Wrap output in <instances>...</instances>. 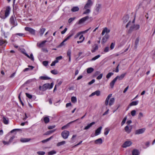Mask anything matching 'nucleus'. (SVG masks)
<instances>
[{"mask_svg": "<svg viewBox=\"0 0 155 155\" xmlns=\"http://www.w3.org/2000/svg\"><path fill=\"white\" fill-rule=\"evenodd\" d=\"M103 74H100L97 78V79L98 80L101 79L102 77L103 76Z\"/></svg>", "mask_w": 155, "mask_h": 155, "instance_id": "obj_59", "label": "nucleus"}, {"mask_svg": "<svg viewBox=\"0 0 155 155\" xmlns=\"http://www.w3.org/2000/svg\"><path fill=\"white\" fill-rule=\"evenodd\" d=\"M117 81V78H114V79L110 83V85L111 88H113L114 87V85Z\"/></svg>", "mask_w": 155, "mask_h": 155, "instance_id": "obj_32", "label": "nucleus"}, {"mask_svg": "<svg viewBox=\"0 0 155 155\" xmlns=\"http://www.w3.org/2000/svg\"><path fill=\"white\" fill-rule=\"evenodd\" d=\"M101 5L100 4L96 5L94 13L95 15L98 14L101 10Z\"/></svg>", "mask_w": 155, "mask_h": 155, "instance_id": "obj_4", "label": "nucleus"}, {"mask_svg": "<svg viewBox=\"0 0 155 155\" xmlns=\"http://www.w3.org/2000/svg\"><path fill=\"white\" fill-rule=\"evenodd\" d=\"M61 135L64 139H67L69 136V132L67 130H64L62 132Z\"/></svg>", "mask_w": 155, "mask_h": 155, "instance_id": "obj_6", "label": "nucleus"}, {"mask_svg": "<svg viewBox=\"0 0 155 155\" xmlns=\"http://www.w3.org/2000/svg\"><path fill=\"white\" fill-rule=\"evenodd\" d=\"M55 127V125L49 126L48 127V129H51L54 128Z\"/></svg>", "mask_w": 155, "mask_h": 155, "instance_id": "obj_62", "label": "nucleus"}, {"mask_svg": "<svg viewBox=\"0 0 155 155\" xmlns=\"http://www.w3.org/2000/svg\"><path fill=\"white\" fill-rule=\"evenodd\" d=\"M85 39L84 37V35H81L79 37V39L81 40H83V42L84 41Z\"/></svg>", "mask_w": 155, "mask_h": 155, "instance_id": "obj_55", "label": "nucleus"}, {"mask_svg": "<svg viewBox=\"0 0 155 155\" xmlns=\"http://www.w3.org/2000/svg\"><path fill=\"white\" fill-rule=\"evenodd\" d=\"M56 152L54 150H52L48 152V155H52L53 154H55Z\"/></svg>", "mask_w": 155, "mask_h": 155, "instance_id": "obj_49", "label": "nucleus"}, {"mask_svg": "<svg viewBox=\"0 0 155 155\" xmlns=\"http://www.w3.org/2000/svg\"><path fill=\"white\" fill-rule=\"evenodd\" d=\"M15 138V136H13L11 137L10 138L8 141L10 143Z\"/></svg>", "mask_w": 155, "mask_h": 155, "instance_id": "obj_57", "label": "nucleus"}, {"mask_svg": "<svg viewBox=\"0 0 155 155\" xmlns=\"http://www.w3.org/2000/svg\"><path fill=\"white\" fill-rule=\"evenodd\" d=\"M47 42V41H42L41 43H37V46L39 47H42L44 46L45 43Z\"/></svg>", "mask_w": 155, "mask_h": 155, "instance_id": "obj_23", "label": "nucleus"}, {"mask_svg": "<svg viewBox=\"0 0 155 155\" xmlns=\"http://www.w3.org/2000/svg\"><path fill=\"white\" fill-rule=\"evenodd\" d=\"M81 34V32H79L78 33L74 36V38L75 39L76 38L79 37V36Z\"/></svg>", "mask_w": 155, "mask_h": 155, "instance_id": "obj_53", "label": "nucleus"}, {"mask_svg": "<svg viewBox=\"0 0 155 155\" xmlns=\"http://www.w3.org/2000/svg\"><path fill=\"white\" fill-rule=\"evenodd\" d=\"M95 124V122H94L89 124H88L84 128V130H86L89 129L90 127H91L93 125H94Z\"/></svg>", "mask_w": 155, "mask_h": 155, "instance_id": "obj_25", "label": "nucleus"}, {"mask_svg": "<svg viewBox=\"0 0 155 155\" xmlns=\"http://www.w3.org/2000/svg\"><path fill=\"white\" fill-rule=\"evenodd\" d=\"M10 10L11 8L10 7H7L6 8V10L5 11V16H1V18L3 19H5L6 18L8 17L10 14Z\"/></svg>", "mask_w": 155, "mask_h": 155, "instance_id": "obj_3", "label": "nucleus"}, {"mask_svg": "<svg viewBox=\"0 0 155 155\" xmlns=\"http://www.w3.org/2000/svg\"><path fill=\"white\" fill-rule=\"evenodd\" d=\"M110 31V29L108 28L107 27H105L103 28L102 31L101 33V35H104L105 33L107 34L109 33Z\"/></svg>", "mask_w": 155, "mask_h": 155, "instance_id": "obj_12", "label": "nucleus"}, {"mask_svg": "<svg viewBox=\"0 0 155 155\" xmlns=\"http://www.w3.org/2000/svg\"><path fill=\"white\" fill-rule=\"evenodd\" d=\"M129 17L128 15H127L124 16L122 19L123 22L124 23H125L129 21Z\"/></svg>", "mask_w": 155, "mask_h": 155, "instance_id": "obj_16", "label": "nucleus"}, {"mask_svg": "<svg viewBox=\"0 0 155 155\" xmlns=\"http://www.w3.org/2000/svg\"><path fill=\"white\" fill-rule=\"evenodd\" d=\"M110 130L107 128H105L104 131V134L105 135H107L109 133Z\"/></svg>", "mask_w": 155, "mask_h": 155, "instance_id": "obj_41", "label": "nucleus"}, {"mask_svg": "<svg viewBox=\"0 0 155 155\" xmlns=\"http://www.w3.org/2000/svg\"><path fill=\"white\" fill-rule=\"evenodd\" d=\"M88 18L89 17L88 16H86L82 18L79 21L78 24H80L83 23L85 21L87 20L88 19Z\"/></svg>", "mask_w": 155, "mask_h": 155, "instance_id": "obj_13", "label": "nucleus"}, {"mask_svg": "<svg viewBox=\"0 0 155 155\" xmlns=\"http://www.w3.org/2000/svg\"><path fill=\"white\" fill-rule=\"evenodd\" d=\"M138 103L139 101H132L130 104L129 105L130 106H136L138 104Z\"/></svg>", "mask_w": 155, "mask_h": 155, "instance_id": "obj_31", "label": "nucleus"}, {"mask_svg": "<svg viewBox=\"0 0 155 155\" xmlns=\"http://www.w3.org/2000/svg\"><path fill=\"white\" fill-rule=\"evenodd\" d=\"M137 111L135 110H132L131 112V114L133 117H134L136 115Z\"/></svg>", "mask_w": 155, "mask_h": 155, "instance_id": "obj_39", "label": "nucleus"}, {"mask_svg": "<svg viewBox=\"0 0 155 155\" xmlns=\"http://www.w3.org/2000/svg\"><path fill=\"white\" fill-rule=\"evenodd\" d=\"M39 78L43 80H49L51 79L50 78L46 76L40 77Z\"/></svg>", "mask_w": 155, "mask_h": 155, "instance_id": "obj_29", "label": "nucleus"}, {"mask_svg": "<svg viewBox=\"0 0 155 155\" xmlns=\"http://www.w3.org/2000/svg\"><path fill=\"white\" fill-rule=\"evenodd\" d=\"M78 120V119H76V120H74L71 121V122H70L67 125H64V126L62 127V128H61V129L62 130H64V129H67L68 127L69 126V125L70 124H72V123H74V122H76V121H77Z\"/></svg>", "mask_w": 155, "mask_h": 155, "instance_id": "obj_14", "label": "nucleus"}, {"mask_svg": "<svg viewBox=\"0 0 155 155\" xmlns=\"http://www.w3.org/2000/svg\"><path fill=\"white\" fill-rule=\"evenodd\" d=\"M45 29L44 28H40V31L39 32V33L40 34V35L41 36H42L44 32H45Z\"/></svg>", "mask_w": 155, "mask_h": 155, "instance_id": "obj_33", "label": "nucleus"}, {"mask_svg": "<svg viewBox=\"0 0 155 155\" xmlns=\"http://www.w3.org/2000/svg\"><path fill=\"white\" fill-rule=\"evenodd\" d=\"M100 56H101L100 55H98L95 56L93 58L91 59V61H95L96 60V59H97L98 58H100Z\"/></svg>", "mask_w": 155, "mask_h": 155, "instance_id": "obj_47", "label": "nucleus"}, {"mask_svg": "<svg viewBox=\"0 0 155 155\" xmlns=\"http://www.w3.org/2000/svg\"><path fill=\"white\" fill-rule=\"evenodd\" d=\"M10 22L12 25H13V27L16 26L17 25V23L15 19L13 16H12L11 17L10 19Z\"/></svg>", "mask_w": 155, "mask_h": 155, "instance_id": "obj_7", "label": "nucleus"}, {"mask_svg": "<svg viewBox=\"0 0 155 155\" xmlns=\"http://www.w3.org/2000/svg\"><path fill=\"white\" fill-rule=\"evenodd\" d=\"M26 95L27 97L30 99H31L32 98V96L28 93H26Z\"/></svg>", "mask_w": 155, "mask_h": 155, "instance_id": "obj_60", "label": "nucleus"}, {"mask_svg": "<svg viewBox=\"0 0 155 155\" xmlns=\"http://www.w3.org/2000/svg\"><path fill=\"white\" fill-rule=\"evenodd\" d=\"M145 131V128H142L137 130L135 132V134H139L143 133Z\"/></svg>", "mask_w": 155, "mask_h": 155, "instance_id": "obj_15", "label": "nucleus"}, {"mask_svg": "<svg viewBox=\"0 0 155 155\" xmlns=\"http://www.w3.org/2000/svg\"><path fill=\"white\" fill-rule=\"evenodd\" d=\"M114 102V98H111L109 102V105L110 106L113 104Z\"/></svg>", "mask_w": 155, "mask_h": 155, "instance_id": "obj_34", "label": "nucleus"}, {"mask_svg": "<svg viewBox=\"0 0 155 155\" xmlns=\"http://www.w3.org/2000/svg\"><path fill=\"white\" fill-rule=\"evenodd\" d=\"M143 116V114L142 113L140 112L138 115V119L141 120V118Z\"/></svg>", "mask_w": 155, "mask_h": 155, "instance_id": "obj_43", "label": "nucleus"}, {"mask_svg": "<svg viewBox=\"0 0 155 155\" xmlns=\"http://www.w3.org/2000/svg\"><path fill=\"white\" fill-rule=\"evenodd\" d=\"M51 137L50 138H48L46 140H43L41 141V142L43 143H45L50 140L51 139Z\"/></svg>", "mask_w": 155, "mask_h": 155, "instance_id": "obj_58", "label": "nucleus"}, {"mask_svg": "<svg viewBox=\"0 0 155 155\" xmlns=\"http://www.w3.org/2000/svg\"><path fill=\"white\" fill-rule=\"evenodd\" d=\"M103 141L101 138H99L94 141V143L96 144H101L102 143Z\"/></svg>", "mask_w": 155, "mask_h": 155, "instance_id": "obj_22", "label": "nucleus"}, {"mask_svg": "<svg viewBox=\"0 0 155 155\" xmlns=\"http://www.w3.org/2000/svg\"><path fill=\"white\" fill-rule=\"evenodd\" d=\"M71 51L70 49H68L67 52V55L68 56H71Z\"/></svg>", "mask_w": 155, "mask_h": 155, "instance_id": "obj_54", "label": "nucleus"}, {"mask_svg": "<svg viewBox=\"0 0 155 155\" xmlns=\"http://www.w3.org/2000/svg\"><path fill=\"white\" fill-rule=\"evenodd\" d=\"M114 46L115 44L113 43H112L110 46L111 49H113L114 48Z\"/></svg>", "mask_w": 155, "mask_h": 155, "instance_id": "obj_63", "label": "nucleus"}, {"mask_svg": "<svg viewBox=\"0 0 155 155\" xmlns=\"http://www.w3.org/2000/svg\"><path fill=\"white\" fill-rule=\"evenodd\" d=\"M100 92L99 91H96L92 93L90 96L89 97H91L94 96L95 95L97 96H98L100 95Z\"/></svg>", "mask_w": 155, "mask_h": 155, "instance_id": "obj_24", "label": "nucleus"}, {"mask_svg": "<svg viewBox=\"0 0 155 155\" xmlns=\"http://www.w3.org/2000/svg\"><path fill=\"white\" fill-rule=\"evenodd\" d=\"M132 144V142L130 141H127L123 144L122 147L125 148L130 146Z\"/></svg>", "mask_w": 155, "mask_h": 155, "instance_id": "obj_11", "label": "nucleus"}, {"mask_svg": "<svg viewBox=\"0 0 155 155\" xmlns=\"http://www.w3.org/2000/svg\"><path fill=\"white\" fill-rule=\"evenodd\" d=\"M65 141H62L58 143L57 144V146H59L61 145H63L65 144Z\"/></svg>", "mask_w": 155, "mask_h": 155, "instance_id": "obj_44", "label": "nucleus"}, {"mask_svg": "<svg viewBox=\"0 0 155 155\" xmlns=\"http://www.w3.org/2000/svg\"><path fill=\"white\" fill-rule=\"evenodd\" d=\"M24 54H25V55L27 57H28L32 61H34V58L33 56V54L32 53H31L30 56H29L26 53H25Z\"/></svg>", "mask_w": 155, "mask_h": 155, "instance_id": "obj_26", "label": "nucleus"}, {"mask_svg": "<svg viewBox=\"0 0 155 155\" xmlns=\"http://www.w3.org/2000/svg\"><path fill=\"white\" fill-rule=\"evenodd\" d=\"M102 129V127H100L98 128L95 131V135L92 134L91 135V137H93L94 136H96L100 134L101 133V131Z\"/></svg>", "mask_w": 155, "mask_h": 155, "instance_id": "obj_9", "label": "nucleus"}, {"mask_svg": "<svg viewBox=\"0 0 155 155\" xmlns=\"http://www.w3.org/2000/svg\"><path fill=\"white\" fill-rule=\"evenodd\" d=\"M138 151L137 150H134L132 152L133 155H138Z\"/></svg>", "mask_w": 155, "mask_h": 155, "instance_id": "obj_37", "label": "nucleus"}, {"mask_svg": "<svg viewBox=\"0 0 155 155\" xmlns=\"http://www.w3.org/2000/svg\"><path fill=\"white\" fill-rule=\"evenodd\" d=\"M127 117H125L124 119H123L121 123V126H123L125 123L127 119Z\"/></svg>", "mask_w": 155, "mask_h": 155, "instance_id": "obj_52", "label": "nucleus"}, {"mask_svg": "<svg viewBox=\"0 0 155 155\" xmlns=\"http://www.w3.org/2000/svg\"><path fill=\"white\" fill-rule=\"evenodd\" d=\"M143 1H140L139 2L137 6V7L138 8L142 7L143 5Z\"/></svg>", "mask_w": 155, "mask_h": 155, "instance_id": "obj_35", "label": "nucleus"}, {"mask_svg": "<svg viewBox=\"0 0 155 155\" xmlns=\"http://www.w3.org/2000/svg\"><path fill=\"white\" fill-rule=\"evenodd\" d=\"M93 5V2L91 0H88L86 4L84 6V9H90Z\"/></svg>", "mask_w": 155, "mask_h": 155, "instance_id": "obj_5", "label": "nucleus"}, {"mask_svg": "<svg viewBox=\"0 0 155 155\" xmlns=\"http://www.w3.org/2000/svg\"><path fill=\"white\" fill-rule=\"evenodd\" d=\"M126 74V73L122 74L120 76H117L115 78H117V79H118L119 80H121L124 78Z\"/></svg>", "mask_w": 155, "mask_h": 155, "instance_id": "obj_21", "label": "nucleus"}, {"mask_svg": "<svg viewBox=\"0 0 155 155\" xmlns=\"http://www.w3.org/2000/svg\"><path fill=\"white\" fill-rule=\"evenodd\" d=\"M51 72L53 74L56 75L58 74V72L57 70H51Z\"/></svg>", "mask_w": 155, "mask_h": 155, "instance_id": "obj_45", "label": "nucleus"}, {"mask_svg": "<svg viewBox=\"0 0 155 155\" xmlns=\"http://www.w3.org/2000/svg\"><path fill=\"white\" fill-rule=\"evenodd\" d=\"M113 73L112 72H110L108 73L106 76V78L107 79H109L111 76L113 75Z\"/></svg>", "mask_w": 155, "mask_h": 155, "instance_id": "obj_46", "label": "nucleus"}, {"mask_svg": "<svg viewBox=\"0 0 155 155\" xmlns=\"http://www.w3.org/2000/svg\"><path fill=\"white\" fill-rule=\"evenodd\" d=\"M74 34V32L73 31H71L70 33V35L66 38L64 40V41H66L69 39Z\"/></svg>", "mask_w": 155, "mask_h": 155, "instance_id": "obj_19", "label": "nucleus"}, {"mask_svg": "<svg viewBox=\"0 0 155 155\" xmlns=\"http://www.w3.org/2000/svg\"><path fill=\"white\" fill-rule=\"evenodd\" d=\"M109 51V47H106L104 50V51L105 52H107Z\"/></svg>", "mask_w": 155, "mask_h": 155, "instance_id": "obj_61", "label": "nucleus"}, {"mask_svg": "<svg viewBox=\"0 0 155 155\" xmlns=\"http://www.w3.org/2000/svg\"><path fill=\"white\" fill-rule=\"evenodd\" d=\"M16 35H18L20 37H24L25 36V35L22 33H17L16 34Z\"/></svg>", "mask_w": 155, "mask_h": 155, "instance_id": "obj_64", "label": "nucleus"}, {"mask_svg": "<svg viewBox=\"0 0 155 155\" xmlns=\"http://www.w3.org/2000/svg\"><path fill=\"white\" fill-rule=\"evenodd\" d=\"M43 120L46 124L48 123L49 122V119L48 116H46L43 117Z\"/></svg>", "mask_w": 155, "mask_h": 155, "instance_id": "obj_30", "label": "nucleus"}, {"mask_svg": "<svg viewBox=\"0 0 155 155\" xmlns=\"http://www.w3.org/2000/svg\"><path fill=\"white\" fill-rule=\"evenodd\" d=\"M134 19L132 22L130 21H129V22L126 26V28H127L129 26H130L129 31V32H131L133 31L138 30L140 28V25H135L134 24Z\"/></svg>", "mask_w": 155, "mask_h": 155, "instance_id": "obj_1", "label": "nucleus"}, {"mask_svg": "<svg viewBox=\"0 0 155 155\" xmlns=\"http://www.w3.org/2000/svg\"><path fill=\"white\" fill-rule=\"evenodd\" d=\"M79 8L77 6L74 7L71 9V11L73 12L78 11L79 10Z\"/></svg>", "mask_w": 155, "mask_h": 155, "instance_id": "obj_36", "label": "nucleus"}, {"mask_svg": "<svg viewBox=\"0 0 155 155\" xmlns=\"http://www.w3.org/2000/svg\"><path fill=\"white\" fill-rule=\"evenodd\" d=\"M2 122L5 124H7L8 123V119L3 116L2 119Z\"/></svg>", "mask_w": 155, "mask_h": 155, "instance_id": "obj_20", "label": "nucleus"}, {"mask_svg": "<svg viewBox=\"0 0 155 155\" xmlns=\"http://www.w3.org/2000/svg\"><path fill=\"white\" fill-rule=\"evenodd\" d=\"M94 69L92 68H87V72L88 73H91L94 71Z\"/></svg>", "mask_w": 155, "mask_h": 155, "instance_id": "obj_38", "label": "nucleus"}, {"mask_svg": "<svg viewBox=\"0 0 155 155\" xmlns=\"http://www.w3.org/2000/svg\"><path fill=\"white\" fill-rule=\"evenodd\" d=\"M109 38V35L107 34H106L102 38L101 40L102 43L104 44L106 43Z\"/></svg>", "mask_w": 155, "mask_h": 155, "instance_id": "obj_10", "label": "nucleus"}, {"mask_svg": "<svg viewBox=\"0 0 155 155\" xmlns=\"http://www.w3.org/2000/svg\"><path fill=\"white\" fill-rule=\"evenodd\" d=\"M112 95L111 94H110L107 97L105 101V104L106 105H107L108 104L109 100L110 98L111 97Z\"/></svg>", "mask_w": 155, "mask_h": 155, "instance_id": "obj_28", "label": "nucleus"}, {"mask_svg": "<svg viewBox=\"0 0 155 155\" xmlns=\"http://www.w3.org/2000/svg\"><path fill=\"white\" fill-rule=\"evenodd\" d=\"M131 127L129 126H126L124 128L126 132L127 133H130L131 131Z\"/></svg>", "mask_w": 155, "mask_h": 155, "instance_id": "obj_18", "label": "nucleus"}, {"mask_svg": "<svg viewBox=\"0 0 155 155\" xmlns=\"http://www.w3.org/2000/svg\"><path fill=\"white\" fill-rule=\"evenodd\" d=\"M54 83L52 82L51 84L47 83L44 84L42 87L40 86L39 87V89L40 90L44 91L48 89H51L53 86Z\"/></svg>", "mask_w": 155, "mask_h": 155, "instance_id": "obj_2", "label": "nucleus"}, {"mask_svg": "<svg viewBox=\"0 0 155 155\" xmlns=\"http://www.w3.org/2000/svg\"><path fill=\"white\" fill-rule=\"evenodd\" d=\"M86 10L83 13V14H86L90 13L91 12V10L90 9L87 8L86 9H85Z\"/></svg>", "mask_w": 155, "mask_h": 155, "instance_id": "obj_42", "label": "nucleus"}, {"mask_svg": "<svg viewBox=\"0 0 155 155\" xmlns=\"http://www.w3.org/2000/svg\"><path fill=\"white\" fill-rule=\"evenodd\" d=\"M28 67L29 68H25L24 69V70H23V71L24 72H25V71L31 70L34 68V67L32 66L28 65Z\"/></svg>", "mask_w": 155, "mask_h": 155, "instance_id": "obj_27", "label": "nucleus"}, {"mask_svg": "<svg viewBox=\"0 0 155 155\" xmlns=\"http://www.w3.org/2000/svg\"><path fill=\"white\" fill-rule=\"evenodd\" d=\"M98 49V46L97 45H96L91 50V52L93 53L95 51Z\"/></svg>", "mask_w": 155, "mask_h": 155, "instance_id": "obj_48", "label": "nucleus"}, {"mask_svg": "<svg viewBox=\"0 0 155 155\" xmlns=\"http://www.w3.org/2000/svg\"><path fill=\"white\" fill-rule=\"evenodd\" d=\"M37 153L39 155H44L45 154V152L44 151H39L37 152Z\"/></svg>", "mask_w": 155, "mask_h": 155, "instance_id": "obj_50", "label": "nucleus"}, {"mask_svg": "<svg viewBox=\"0 0 155 155\" xmlns=\"http://www.w3.org/2000/svg\"><path fill=\"white\" fill-rule=\"evenodd\" d=\"M71 101L72 102L75 103L77 102V99L75 97H72L71 98Z\"/></svg>", "mask_w": 155, "mask_h": 155, "instance_id": "obj_40", "label": "nucleus"}, {"mask_svg": "<svg viewBox=\"0 0 155 155\" xmlns=\"http://www.w3.org/2000/svg\"><path fill=\"white\" fill-rule=\"evenodd\" d=\"M48 62L47 61H44L42 62L43 64L45 66H46L48 65Z\"/></svg>", "mask_w": 155, "mask_h": 155, "instance_id": "obj_56", "label": "nucleus"}, {"mask_svg": "<svg viewBox=\"0 0 155 155\" xmlns=\"http://www.w3.org/2000/svg\"><path fill=\"white\" fill-rule=\"evenodd\" d=\"M31 140L30 138H21L20 139V141L22 143H26L28 142Z\"/></svg>", "mask_w": 155, "mask_h": 155, "instance_id": "obj_17", "label": "nucleus"}, {"mask_svg": "<svg viewBox=\"0 0 155 155\" xmlns=\"http://www.w3.org/2000/svg\"><path fill=\"white\" fill-rule=\"evenodd\" d=\"M25 30L28 31L31 34L34 35L35 34V30L31 28L26 27L25 28Z\"/></svg>", "mask_w": 155, "mask_h": 155, "instance_id": "obj_8", "label": "nucleus"}, {"mask_svg": "<svg viewBox=\"0 0 155 155\" xmlns=\"http://www.w3.org/2000/svg\"><path fill=\"white\" fill-rule=\"evenodd\" d=\"M75 18V17L71 18H70L68 20V22L69 23H71L73 21Z\"/></svg>", "mask_w": 155, "mask_h": 155, "instance_id": "obj_51", "label": "nucleus"}]
</instances>
